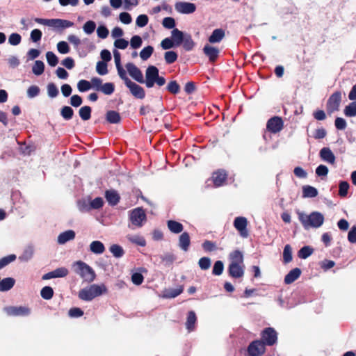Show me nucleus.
<instances>
[{"label": "nucleus", "instance_id": "f257e3e1", "mask_svg": "<svg viewBox=\"0 0 356 356\" xmlns=\"http://www.w3.org/2000/svg\"><path fill=\"white\" fill-rule=\"evenodd\" d=\"M129 75L140 83H145L147 88H152L154 84L161 87L165 83V79L159 76V69L154 65L149 66L145 71V80L141 70L133 63L125 65Z\"/></svg>", "mask_w": 356, "mask_h": 356}, {"label": "nucleus", "instance_id": "f03ea898", "mask_svg": "<svg viewBox=\"0 0 356 356\" xmlns=\"http://www.w3.org/2000/svg\"><path fill=\"white\" fill-rule=\"evenodd\" d=\"M296 213L298 220L305 229H308L310 227L318 228L323 224L324 216L320 212L313 211L309 215H307L300 211H297Z\"/></svg>", "mask_w": 356, "mask_h": 356}, {"label": "nucleus", "instance_id": "7ed1b4c3", "mask_svg": "<svg viewBox=\"0 0 356 356\" xmlns=\"http://www.w3.org/2000/svg\"><path fill=\"white\" fill-rule=\"evenodd\" d=\"M74 271L79 274L86 282H92L95 279L94 270L82 261H76L74 264Z\"/></svg>", "mask_w": 356, "mask_h": 356}, {"label": "nucleus", "instance_id": "20e7f679", "mask_svg": "<svg viewBox=\"0 0 356 356\" xmlns=\"http://www.w3.org/2000/svg\"><path fill=\"white\" fill-rule=\"evenodd\" d=\"M341 102V91H336L332 93L327 99L326 104L327 111L329 114L339 111L340 104Z\"/></svg>", "mask_w": 356, "mask_h": 356}, {"label": "nucleus", "instance_id": "39448f33", "mask_svg": "<svg viewBox=\"0 0 356 356\" xmlns=\"http://www.w3.org/2000/svg\"><path fill=\"white\" fill-rule=\"evenodd\" d=\"M3 311L9 316H27L31 314V309L26 306H8Z\"/></svg>", "mask_w": 356, "mask_h": 356}, {"label": "nucleus", "instance_id": "423d86ee", "mask_svg": "<svg viewBox=\"0 0 356 356\" xmlns=\"http://www.w3.org/2000/svg\"><path fill=\"white\" fill-rule=\"evenodd\" d=\"M248 223L247 218L243 216L236 217L234 220V227L243 238H246L249 236V231L247 227Z\"/></svg>", "mask_w": 356, "mask_h": 356}, {"label": "nucleus", "instance_id": "0eeeda50", "mask_svg": "<svg viewBox=\"0 0 356 356\" xmlns=\"http://www.w3.org/2000/svg\"><path fill=\"white\" fill-rule=\"evenodd\" d=\"M261 341L267 346L274 345L277 340V334L273 327L265 328L261 334Z\"/></svg>", "mask_w": 356, "mask_h": 356}, {"label": "nucleus", "instance_id": "6e6552de", "mask_svg": "<svg viewBox=\"0 0 356 356\" xmlns=\"http://www.w3.org/2000/svg\"><path fill=\"white\" fill-rule=\"evenodd\" d=\"M283 128L284 122L281 117L274 116L267 121L266 129L272 134L279 133Z\"/></svg>", "mask_w": 356, "mask_h": 356}, {"label": "nucleus", "instance_id": "1a4fd4ad", "mask_svg": "<svg viewBox=\"0 0 356 356\" xmlns=\"http://www.w3.org/2000/svg\"><path fill=\"white\" fill-rule=\"evenodd\" d=\"M264 343L261 340H255L251 342L248 347L249 356H261L266 352Z\"/></svg>", "mask_w": 356, "mask_h": 356}, {"label": "nucleus", "instance_id": "9d476101", "mask_svg": "<svg viewBox=\"0 0 356 356\" xmlns=\"http://www.w3.org/2000/svg\"><path fill=\"white\" fill-rule=\"evenodd\" d=\"M129 218L133 225L140 227L146 220V214L143 208L138 207L131 211Z\"/></svg>", "mask_w": 356, "mask_h": 356}, {"label": "nucleus", "instance_id": "9b49d317", "mask_svg": "<svg viewBox=\"0 0 356 356\" xmlns=\"http://www.w3.org/2000/svg\"><path fill=\"white\" fill-rule=\"evenodd\" d=\"M244 264H229L227 272L231 277L238 279L244 275Z\"/></svg>", "mask_w": 356, "mask_h": 356}, {"label": "nucleus", "instance_id": "f8f14e48", "mask_svg": "<svg viewBox=\"0 0 356 356\" xmlns=\"http://www.w3.org/2000/svg\"><path fill=\"white\" fill-rule=\"evenodd\" d=\"M175 9L180 13L191 14L195 11L196 6L190 2H178L175 4Z\"/></svg>", "mask_w": 356, "mask_h": 356}, {"label": "nucleus", "instance_id": "ddd939ff", "mask_svg": "<svg viewBox=\"0 0 356 356\" xmlns=\"http://www.w3.org/2000/svg\"><path fill=\"white\" fill-rule=\"evenodd\" d=\"M126 86L129 88L131 94L138 99H144L145 97V92L144 89L136 83L129 81Z\"/></svg>", "mask_w": 356, "mask_h": 356}, {"label": "nucleus", "instance_id": "4468645a", "mask_svg": "<svg viewBox=\"0 0 356 356\" xmlns=\"http://www.w3.org/2000/svg\"><path fill=\"white\" fill-rule=\"evenodd\" d=\"M69 273L68 270L65 267H60L50 271L42 275V280H47L52 278L64 277Z\"/></svg>", "mask_w": 356, "mask_h": 356}, {"label": "nucleus", "instance_id": "2eb2a0df", "mask_svg": "<svg viewBox=\"0 0 356 356\" xmlns=\"http://www.w3.org/2000/svg\"><path fill=\"white\" fill-rule=\"evenodd\" d=\"M321 159L330 164H334L336 157L332 150L329 147H323L319 153Z\"/></svg>", "mask_w": 356, "mask_h": 356}, {"label": "nucleus", "instance_id": "dca6fc26", "mask_svg": "<svg viewBox=\"0 0 356 356\" xmlns=\"http://www.w3.org/2000/svg\"><path fill=\"white\" fill-rule=\"evenodd\" d=\"M212 178L214 185L218 187L222 186L225 182L227 178V175L225 170H219L213 172Z\"/></svg>", "mask_w": 356, "mask_h": 356}, {"label": "nucleus", "instance_id": "f3484780", "mask_svg": "<svg viewBox=\"0 0 356 356\" xmlns=\"http://www.w3.org/2000/svg\"><path fill=\"white\" fill-rule=\"evenodd\" d=\"M105 198L111 206H115L119 203L120 196L115 190H107L105 192Z\"/></svg>", "mask_w": 356, "mask_h": 356}, {"label": "nucleus", "instance_id": "a211bd4d", "mask_svg": "<svg viewBox=\"0 0 356 356\" xmlns=\"http://www.w3.org/2000/svg\"><path fill=\"white\" fill-rule=\"evenodd\" d=\"M203 52L212 63L216 60L219 55V49L209 44L204 47Z\"/></svg>", "mask_w": 356, "mask_h": 356}, {"label": "nucleus", "instance_id": "6ab92c4d", "mask_svg": "<svg viewBox=\"0 0 356 356\" xmlns=\"http://www.w3.org/2000/svg\"><path fill=\"white\" fill-rule=\"evenodd\" d=\"M74 23L71 21L61 19H51L49 26L55 28L66 29L72 27Z\"/></svg>", "mask_w": 356, "mask_h": 356}, {"label": "nucleus", "instance_id": "aec40b11", "mask_svg": "<svg viewBox=\"0 0 356 356\" xmlns=\"http://www.w3.org/2000/svg\"><path fill=\"white\" fill-rule=\"evenodd\" d=\"M301 275V270L299 268H295L289 271L284 277V283L290 284L298 280Z\"/></svg>", "mask_w": 356, "mask_h": 356}, {"label": "nucleus", "instance_id": "412c9836", "mask_svg": "<svg viewBox=\"0 0 356 356\" xmlns=\"http://www.w3.org/2000/svg\"><path fill=\"white\" fill-rule=\"evenodd\" d=\"M191 245V238L188 232H183L179 237V248L186 252Z\"/></svg>", "mask_w": 356, "mask_h": 356}, {"label": "nucleus", "instance_id": "4be33fe9", "mask_svg": "<svg viewBox=\"0 0 356 356\" xmlns=\"http://www.w3.org/2000/svg\"><path fill=\"white\" fill-rule=\"evenodd\" d=\"M197 322V316L194 311H190L187 314V318L186 322V327L189 332L193 331L195 328V323Z\"/></svg>", "mask_w": 356, "mask_h": 356}, {"label": "nucleus", "instance_id": "5701e85b", "mask_svg": "<svg viewBox=\"0 0 356 356\" xmlns=\"http://www.w3.org/2000/svg\"><path fill=\"white\" fill-rule=\"evenodd\" d=\"M225 31L222 29H216L213 30L211 35L209 38V42L210 43L220 42L225 37Z\"/></svg>", "mask_w": 356, "mask_h": 356}, {"label": "nucleus", "instance_id": "b1692460", "mask_svg": "<svg viewBox=\"0 0 356 356\" xmlns=\"http://www.w3.org/2000/svg\"><path fill=\"white\" fill-rule=\"evenodd\" d=\"M230 264H243V254L241 251L235 250L229 253Z\"/></svg>", "mask_w": 356, "mask_h": 356}, {"label": "nucleus", "instance_id": "393cba45", "mask_svg": "<svg viewBox=\"0 0 356 356\" xmlns=\"http://www.w3.org/2000/svg\"><path fill=\"white\" fill-rule=\"evenodd\" d=\"M74 238L75 232L73 230H67L58 235V242L60 244H64L70 240H73Z\"/></svg>", "mask_w": 356, "mask_h": 356}, {"label": "nucleus", "instance_id": "a878e982", "mask_svg": "<svg viewBox=\"0 0 356 356\" xmlns=\"http://www.w3.org/2000/svg\"><path fill=\"white\" fill-rule=\"evenodd\" d=\"M106 120L111 124H118L121 121V116L115 111H108L106 113Z\"/></svg>", "mask_w": 356, "mask_h": 356}, {"label": "nucleus", "instance_id": "bb28decb", "mask_svg": "<svg viewBox=\"0 0 356 356\" xmlns=\"http://www.w3.org/2000/svg\"><path fill=\"white\" fill-rule=\"evenodd\" d=\"M167 225L169 230L174 234H179L184 229L183 225L175 220H168Z\"/></svg>", "mask_w": 356, "mask_h": 356}, {"label": "nucleus", "instance_id": "cd10ccee", "mask_svg": "<svg viewBox=\"0 0 356 356\" xmlns=\"http://www.w3.org/2000/svg\"><path fill=\"white\" fill-rule=\"evenodd\" d=\"M15 283L13 277H6L0 281V291H7L11 289Z\"/></svg>", "mask_w": 356, "mask_h": 356}, {"label": "nucleus", "instance_id": "c85d7f7f", "mask_svg": "<svg viewBox=\"0 0 356 356\" xmlns=\"http://www.w3.org/2000/svg\"><path fill=\"white\" fill-rule=\"evenodd\" d=\"M90 250L97 254H102L105 251V246L99 241H94L90 245Z\"/></svg>", "mask_w": 356, "mask_h": 356}, {"label": "nucleus", "instance_id": "c756f323", "mask_svg": "<svg viewBox=\"0 0 356 356\" xmlns=\"http://www.w3.org/2000/svg\"><path fill=\"white\" fill-rule=\"evenodd\" d=\"M94 298L99 296L102 294L106 293L108 290L106 286L102 284L101 285L92 284L90 286Z\"/></svg>", "mask_w": 356, "mask_h": 356}, {"label": "nucleus", "instance_id": "7c9ffc66", "mask_svg": "<svg viewBox=\"0 0 356 356\" xmlns=\"http://www.w3.org/2000/svg\"><path fill=\"white\" fill-rule=\"evenodd\" d=\"M185 34L177 29H174L172 31V39L176 46H179L184 39Z\"/></svg>", "mask_w": 356, "mask_h": 356}, {"label": "nucleus", "instance_id": "2f4dec72", "mask_svg": "<svg viewBox=\"0 0 356 356\" xmlns=\"http://www.w3.org/2000/svg\"><path fill=\"white\" fill-rule=\"evenodd\" d=\"M318 193L317 189L312 186L306 185L302 187L303 197H315Z\"/></svg>", "mask_w": 356, "mask_h": 356}, {"label": "nucleus", "instance_id": "473e14b6", "mask_svg": "<svg viewBox=\"0 0 356 356\" xmlns=\"http://www.w3.org/2000/svg\"><path fill=\"white\" fill-rule=\"evenodd\" d=\"M127 238L131 243L138 245L139 246L145 247L146 245V241L144 237L141 236L128 234L127 236Z\"/></svg>", "mask_w": 356, "mask_h": 356}, {"label": "nucleus", "instance_id": "72a5a7b5", "mask_svg": "<svg viewBox=\"0 0 356 356\" xmlns=\"http://www.w3.org/2000/svg\"><path fill=\"white\" fill-rule=\"evenodd\" d=\"M78 296L81 300H83L85 301H90L95 298L90 286L88 288H85V289H81L79 291Z\"/></svg>", "mask_w": 356, "mask_h": 356}, {"label": "nucleus", "instance_id": "f704fd0d", "mask_svg": "<svg viewBox=\"0 0 356 356\" xmlns=\"http://www.w3.org/2000/svg\"><path fill=\"white\" fill-rule=\"evenodd\" d=\"M91 112H92V108L90 106H82L79 111V116L80 118L84 120V121H86V120H88L90 119L91 118Z\"/></svg>", "mask_w": 356, "mask_h": 356}, {"label": "nucleus", "instance_id": "c9c22d12", "mask_svg": "<svg viewBox=\"0 0 356 356\" xmlns=\"http://www.w3.org/2000/svg\"><path fill=\"white\" fill-rule=\"evenodd\" d=\"M183 47L186 51H191L194 46L195 42L190 34H185L184 39L182 42Z\"/></svg>", "mask_w": 356, "mask_h": 356}, {"label": "nucleus", "instance_id": "e433bc0d", "mask_svg": "<svg viewBox=\"0 0 356 356\" xmlns=\"http://www.w3.org/2000/svg\"><path fill=\"white\" fill-rule=\"evenodd\" d=\"M60 115L65 120H70L73 118L74 111L68 106H64L60 109Z\"/></svg>", "mask_w": 356, "mask_h": 356}, {"label": "nucleus", "instance_id": "4c0bfd02", "mask_svg": "<svg viewBox=\"0 0 356 356\" xmlns=\"http://www.w3.org/2000/svg\"><path fill=\"white\" fill-rule=\"evenodd\" d=\"M109 250L116 258H120L124 254V250H123L122 247L117 244L111 245Z\"/></svg>", "mask_w": 356, "mask_h": 356}, {"label": "nucleus", "instance_id": "58836bf2", "mask_svg": "<svg viewBox=\"0 0 356 356\" xmlns=\"http://www.w3.org/2000/svg\"><path fill=\"white\" fill-rule=\"evenodd\" d=\"M44 63L41 60H36L32 67L33 73L36 76H39V75H41L44 72Z\"/></svg>", "mask_w": 356, "mask_h": 356}, {"label": "nucleus", "instance_id": "ea45409f", "mask_svg": "<svg viewBox=\"0 0 356 356\" xmlns=\"http://www.w3.org/2000/svg\"><path fill=\"white\" fill-rule=\"evenodd\" d=\"M54 290L51 286H45L40 291V296L44 300H50L54 296Z\"/></svg>", "mask_w": 356, "mask_h": 356}, {"label": "nucleus", "instance_id": "a19ab883", "mask_svg": "<svg viewBox=\"0 0 356 356\" xmlns=\"http://www.w3.org/2000/svg\"><path fill=\"white\" fill-rule=\"evenodd\" d=\"M292 249L290 245L287 244L284 246L283 250V261L288 264L292 261Z\"/></svg>", "mask_w": 356, "mask_h": 356}, {"label": "nucleus", "instance_id": "79ce46f5", "mask_svg": "<svg viewBox=\"0 0 356 356\" xmlns=\"http://www.w3.org/2000/svg\"><path fill=\"white\" fill-rule=\"evenodd\" d=\"M344 114L348 117H354L356 116V101L349 104L348 106L345 107Z\"/></svg>", "mask_w": 356, "mask_h": 356}, {"label": "nucleus", "instance_id": "37998d69", "mask_svg": "<svg viewBox=\"0 0 356 356\" xmlns=\"http://www.w3.org/2000/svg\"><path fill=\"white\" fill-rule=\"evenodd\" d=\"M154 52V47L152 46H147L144 47L140 52V56L143 60H147Z\"/></svg>", "mask_w": 356, "mask_h": 356}, {"label": "nucleus", "instance_id": "c03bdc74", "mask_svg": "<svg viewBox=\"0 0 356 356\" xmlns=\"http://www.w3.org/2000/svg\"><path fill=\"white\" fill-rule=\"evenodd\" d=\"M115 85L113 83L108 82L102 84L99 91L106 95H110L114 92Z\"/></svg>", "mask_w": 356, "mask_h": 356}, {"label": "nucleus", "instance_id": "a18cd8bd", "mask_svg": "<svg viewBox=\"0 0 356 356\" xmlns=\"http://www.w3.org/2000/svg\"><path fill=\"white\" fill-rule=\"evenodd\" d=\"M314 249L309 246H304L298 251V255L301 259H307L312 254Z\"/></svg>", "mask_w": 356, "mask_h": 356}, {"label": "nucleus", "instance_id": "49530a36", "mask_svg": "<svg viewBox=\"0 0 356 356\" xmlns=\"http://www.w3.org/2000/svg\"><path fill=\"white\" fill-rule=\"evenodd\" d=\"M178 58L177 54L174 51H166L164 54V58L167 64L175 63Z\"/></svg>", "mask_w": 356, "mask_h": 356}, {"label": "nucleus", "instance_id": "de8ad7c7", "mask_svg": "<svg viewBox=\"0 0 356 356\" xmlns=\"http://www.w3.org/2000/svg\"><path fill=\"white\" fill-rule=\"evenodd\" d=\"M166 89L173 95L178 94L180 91V86L176 81H171L168 83Z\"/></svg>", "mask_w": 356, "mask_h": 356}, {"label": "nucleus", "instance_id": "09e8293b", "mask_svg": "<svg viewBox=\"0 0 356 356\" xmlns=\"http://www.w3.org/2000/svg\"><path fill=\"white\" fill-rule=\"evenodd\" d=\"M46 58L48 64L51 66H56L58 63V58L52 51H47L46 54Z\"/></svg>", "mask_w": 356, "mask_h": 356}, {"label": "nucleus", "instance_id": "8fccbe9b", "mask_svg": "<svg viewBox=\"0 0 356 356\" xmlns=\"http://www.w3.org/2000/svg\"><path fill=\"white\" fill-rule=\"evenodd\" d=\"M339 195L343 197H346L349 189V184L346 181H341L339 183Z\"/></svg>", "mask_w": 356, "mask_h": 356}, {"label": "nucleus", "instance_id": "3c124183", "mask_svg": "<svg viewBox=\"0 0 356 356\" xmlns=\"http://www.w3.org/2000/svg\"><path fill=\"white\" fill-rule=\"evenodd\" d=\"M224 270V264L222 261H216L213 265L212 273L214 275H220Z\"/></svg>", "mask_w": 356, "mask_h": 356}, {"label": "nucleus", "instance_id": "603ef678", "mask_svg": "<svg viewBox=\"0 0 356 356\" xmlns=\"http://www.w3.org/2000/svg\"><path fill=\"white\" fill-rule=\"evenodd\" d=\"M96 70L99 75H105L108 74V71L106 63L104 61H98L96 65Z\"/></svg>", "mask_w": 356, "mask_h": 356}, {"label": "nucleus", "instance_id": "864d4df0", "mask_svg": "<svg viewBox=\"0 0 356 356\" xmlns=\"http://www.w3.org/2000/svg\"><path fill=\"white\" fill-rule=\"evenodd\" d=\"M16 259L15 254H10L0 259V270Z\"/></svg>", "mask_w": 356, "mask_h": 356}, {"label": "nucleus", "instance_id": "5fc2aeb1", "mask_svg": "<svg viewBox=\"0 0 356 356\" xmlns=\"http://www.w3.org/2000/svg\"><path fill=\"white\" fill-rule=\"evenodd\" d=\"M95 28H96V24L95 22H93L92 20H89V21L86 22L83 26L84 32L87 34L92 33L94 32Z\"/></svg>", "mask_w": 356, "mask_h": 356}, {"label": "nucleus", "instance_id": "6e6d98bb", "mask_svg": "<svg viewBox=\"0 0 356 356\" xmlns=\"http://www.w3.org/2000/svg\"><path fill=\"white\" fill-rule=\"evenodd\" d=\"M58 92V89L54 83H50L47 85V93L50 97H56Z\"/></svg>", "mask_w": 356, "mask_h": 356}, {"label": "nucleus", "instance_id": "4d7b16f0", "mask_svg": "<svg viewBox=\"0 0 356 356\" xmlns=\"http://www.w3.org/2000/svg\"><path fill=\"white\" fill-rule=\"evenodd\" d=\"M77 88L80 92H85L91 88V84L90 81L82 79L78 82Z\"/></svg>", "mask_w": 356, "mask_h": 356}, {"label": "nucleus", "instance_id": "13d9d810", "mask_svg": "<svg viewBox=\"0 0 356 356\" xmlns=\"http://www.w3.org/2000/svg\"><path fill=\"white\" fill-rule=\"evenodd\" d=\"M198 264L202 270H207L211 266V259L209 257H202L199 259Z\"/></svg>", "mask_w": 356, "mask_h": 356}, {"label": "nucleus", "instance_id": "bf43d9fd", "mask_svg": "<svg viewBox=\"0 0 356 356\" xmlns=\"http://www.w3.org/2000/svg\"><path fill=\"white\" fill-rule=\"evenodd\" d=\"M202 248L206 252H212L215 251L217 249V247L214 242L206 240L202 243Z\"/></svg>", "mask_w": 356, "mask_h": 356}, {"label": "nucleus", "instance_id": "052dcab7", "mask_svg": "<svg viewBox=\"0 0 356 356\" xmlns=\"http://www.w3.org/2000/svg\"><path fill=\"white\" fill-rule=\"evenodd\" d=\"M22 37L19 33H12L8 38V42L11 45L16 46L21 42Z\"/></svg>", "mask_w": 356, "mask_h": 356}, {"label": "nucleus", "instance_id": "680f3d73", "mask_svg": "<svg viewBox=\"0 0 356 356\" xmlns=\"http://www.w3.org/2000/svg\"><path fill=\"white\" fill-rule=\"evenodd\" d=\"M142 43H143L142 38L139 35H134L131 38L130 44L133 49L139 48L142 45Z\"/></svg>", "mask_w": 356, "mask_h": 356}, {"label": "nucleus", "instance_id": "e2e57ef3", "mask_svg": "<svg viewBox=\"0 0 356 356\" xmlns=\"http://www.w3.org/2000/svg\"><path fill=\"white\" fill-rule=\"evenodd\" d=\"M40 88L37 86H31L27 90V96L29 98H33L37 97L40 93Z\"/></svg>", "mask_w": 356, "mask_h": 356}, {"label": "nucleus", "instance_id": "0e129e2a", "mask_svg": "<svg viewBox=\"0 0 356 356\" xmlns=\"http://www.w3.org/2000/svg\"><path fill=\"white\" fill-rule=\"evenodd\" d=\"M149 19L146 15H140L136 18V24L139 27H144L148 23Z\"/></svg>", "mask_w": 356, "mask_h": 356}, {"label": "nucleus", "instance_id": "69168bd1", "mask_svg": "<svg viewBox=\"0 0 356 356\" xmlns=\"http://www.w3.org/2000/svg\"><path fill=\"white\" fill-rule=\"evenodd\" d=\"M162 24L165 28L171 29L175 26V20L172 17H167L163 19Z\"/></svg>", "mask_w": 356, "mask_h": 356}, {"label": "nucleus", "instance_id": "338daca9", "mask_svg": "<svg viewBox=\"0 0 356 356\" xmlns=\"http://www.w3.org/2000/svg\"><path fill=\"white\" fill-rule=\"evenodd\" d=\"M91 88L96 91H99L102 86V80L98 77H93L90 81Z\"/></svg>", "mask_w": 356, "mask_h": 356}, {"label": "nucleus", "instance_id": "774afa93", "mask_svg": "<svg viewBox=\"0 0 356 356\" xmlns=\"http://www.w3.org/2000/svg\"><path fill=\"white\" fill-rule=\"evenodd\" d=\"M58 51L63 54H67L70 51V47L68 44L65 41L59 42L57 44Z\"/></svg>", "mask_w": 356, "mask_h": 356}]
</instances>
